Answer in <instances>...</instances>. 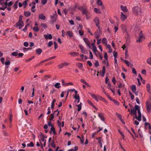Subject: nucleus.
<instances>
[{"mask_svg": "<svg viewBox=\"0 0 151 151\" xmlns=\"http://www.w3.org/2000/svg\"><path fill=\"white\" fill-rule=\"evenodd\" d=\"M62 85L64 86H68L70 85H73V83H65L63 80H62Z\"/></svg>", "mask_w": 151, "mask_h": 151, "instance_id": "14", "label": "nucleus"}, {"mask_svg": "<svg viewBox=\"0 0 151 151\" xmlns=\"http://www.w3.org/2000/svg\"><path fill=\"white\" fill-rule=\"evenodd\" d=\"M79 47L82 53L84 54H86L87 52V51L86 50V49L82 45H79Z\"/></svg>", "mask_w": 151, "mask_h": 151, "instance_id": "11", "label": "nucleus"}, {"mask_svg": "<svg viewBox=\"0 0 151 151\" xmlns=\"http://www.w3.org/2000/svg\"><path fill=\"white\" fill-rule=\"evenodd\" d=\"M99 31H97L94 34V36L97 39H98L101 35V32L100 29V28L99 29Z\"/></svg>", "mask_w": 151, "mask_h": 151, "instance_id": "9", "label": "nucleus"}, {"mask_svg": "<svg viewBox=\"0 0 151 151\" xmlns=\"http://www.w3.org/2000/svg\"><path fill=\"white\" fill-rule=\"evenodd\" d=\"M132 11L134 14L137 15H140L142 12L141 8L137 6L133 8Z\"/></svg>", "mask_w": 151, "mask_h": 151, "instance_id": "1", "label": "nucleus"}, {"mask_svg": "<svg viewBox=\"0 0 151 151\" xmlns=\"http://www.w3.org/2000/svg\"><path fill=\"white\" fill-rule=\"evenodd\" d=\"M67 34L70 37H72L73 36V33L72 31H68L67 32Z\"/></svg>", "mask_w": 151, "mask_h": 151, "instance_id": "24", "label": "nucleus"}, {"mask_svg": "<svg viewBox=\"0 0 151 151\" xmlns=\"http://www.w3.org/2000/svg\"><path fill=\"white\" fill-rule=\"evenodd\" d=\"M68 21L71 25H73L74 24V22L72 20H69Z\"/></svg>", "mask_w": 151, "mask_h": 151, "instance_id": "62", "label": "nucleus"}, {"mask_svg": "<svg viewBox=\"0 0 151 151\" xmlns=\"http://www.w3.org/2000/svg\"><path fill=\"white\" fill-rule=\"evenodd\" d=\"M146 106L147 111L150 112L151 110V104L149 102L146 103Z\"/></svg>", "mask_w": 151, "mask_h": 151, "instance_id": "12", "label": "nucleus"}, {"mask_svg": "<svg viewBox=\"0 0 151 151\" xmlns=\"http://www.w3.org/2000/svg\"><path fill=\"white\" fill-rule=\"evenodd\" d=\"M97 4L99 6H101L102 4V2L101 0H98Z\"/></svg>", "mask_w": 151, "mask_h": 151, "instance_id": "48", "label": "nucleus"}, {"mask_svg": "<svg viewBox=\"0 0 151 151\" xmlns=\"http://www.w3.org/2000/svg\"><path fill=\"white\" fill-rule=\"evenodd\" d=\"M32 29H33V30L34 32H37L39 30V28H38L37 27H33Z\"/></svg>", "mask_w": 151, "mask_h": 151, "instance_id": "36", "label": "nucleus"}, {"mask_svg": "<svg viewBox=\"0 0 151 151\" xmlns=\"http://www.w3.org/2000/svg\"><path fill=\"white\" fill-rule=\"evenodd\" d=\"M94 64L96 67H98L99 66V63L97 61H96Z\"/></svg>", "mask_w": 151, "mask_h": 151, "instance_id": "60", "label": "nucleus"}, {"mask_svg": "<svg viewBox=\"0 0 151 151\" xmlns=\"http://www.w3.org/2000/svg\"><path fill=\"white\" fill-rule=\"evenodd\" d=\"M147 91L150 93V84L148 83L147 84Z\"/></svg>", "mask_w": 151, "mask_h": 151, "instance_id": "34", "label": "nucleus"}, {"mask_svg": "<svg viewBox=\"0 0 151 151\" xmlns=\"http://www.w3.org/2000/svg\"><path fill=\"white\" fill-rule=\"evenodd\" d=\"M62 33V36L63 37H64L66 35V34L63 30H62L61 31Z\"/></svg>", "mask_w": 151, "mask_h": 151, "instance_id": "55", "label": "nucleus"}, {"mask_svg": "<svg viewBox=\"0 0 151 151\" xmlns=\"http://www.w3.org/2000/svg\"><path fill=\"white\" fill-rule=\"evenodd\" d=\"M54 118V114H51L50 116V120H52Z\"/></svg>", "mask_w": 151, "mask_h": 151, "instance_id": "57", "label": "nucleus"}, {"mask_svg": "<svg viewBox=\"0 0 151 151\" xmlns=\"http://www.w3.org/2000/svg\"><path fill=\"white\" fill-rule=\"evenodd\" d=\"M102 42L103 44L107 45V41L106 38H104L102 40Z\"/></svg>", "mask_w": 151, "mask_h": 151, "instance_id": "25", "label": "nucleus"}, {"mask_svg": "<svg viewBox=\"0 0 151 151\" xmlns=\"http://www.w3.org/2000/svg\"><path fill=\"white\" fill-rule=\"evenodd\" d=\"M131 114H133L135 115V117H134L133 118V120H134L135 119H136L138 121V116H137V111L136 109H131Z\"/></svg>", "mask_w": 151, "mask_h": 151, "instance_id": "8", "label": "nucleus"}, {"mask_svg": "<svg viewBox=\"0 0 151 151\" xmlns=\"http://www.w3.org/2000/svg\"><path fill=\"white\" fill-rule=\"evenodd\" d=\"M51 133H53L54 134H56L55 129L53 127H51Z\"/></svg>", "mask_w": 151, "mask_h": 151, "instance_id": "32", "label": "nucleus"}, {"mask_svg": "<svg viewBox=\"0 0 151 151\" xmlns=\"http://www.w3.org/2000/svg\"><path fill=\"white\" fill-rule=\"evenodd\" d=\"M116 115L118 116V117L119 119H121V118H122V117L119 114L117 113H116Z\"/></svg>", "mask_w": 151, "mask_h": 151, "instance_id": "56", "label": "nucleus"}, {"mask_svg": "<svg viewBox=\"0 0 151 151\" xmlns=\"http://www.w3.org/2000/svg\"><path fill=\"white\" fill-rule=\"evenodd\" d=\"M143 41V40L139 37V39L137 40L136 42H142Z\"/></svg>", "mask_w": 151, "mask_h": 151, "instance_id": "54", "label": "nucleus"}, {"mask_svg": "<svg viewBox=\"0 0 151 151\" xmlns=\"http://www.w3.org/2000/svg\"><path fill=\"white\" fill-rule=\"evenodd\" d=\"M94 12L96 13L100 14L101 13V12L100 9L97 8H94Z\"/></svg>", "mask_w": 151, "mask_h": 151, "instance_id": "26", "label": "nucleus"}, {"mask_svg": "<svg viewBox=\"0 0 151 151\" xmlns=\"http://www.w3.org/2000/svg\"><path fill=\"white\" fill-rule=\"evenodd\" d=\"M120 8L121 10L124 12V13L127 12L128 11V9L126 6H124L122 5L120 6Z\"/></svg>", "mask_w": 151, "mask_h": 151, "instance_id": "15", "label": "nucleus"}, {"mask_svg": "<svg viewBox=\"0 0 151 151\" xmlns=\"http://www.w3.org/2000/svg\"><path fill=\"white\" fill-rule=\"evenodd\" d=\"M147 63L149 65L151 64V57L149 58L147 60Z\"/></svg>", "mask_w": 151, "mask_h": 151, "instance_id": "41", "label": "nucleus"}, {"mask_svg": "<svg viewBox=\"0 0 151 151\" xmlns=\"http://www.w3.org/2000/svg\"><path fill=\"white\" fill-rule=\"evenodd\" d=\"M91 45L92 47L93 51L96 53L97 52V48L96 46L94 45V43H92Z\"/></svg>", "mask_w": 151, "mask_h": 151, "instance_id": "16", "label": "nucleus"}, {"mask_svg": "<svg viewBox=\"0 0 151 151\" xmlns=\"http://www.w3.org/2000/svg\"><path fill=\"white\" fill-rule=\"evenodd\" d=\"M40 25L44 28H47V26L46 24L43 23H41Z\"/></svg>", "mask_w": 151, "mask_h": 151, "instance_id": "46", "label": "nucleus"}, {"mask_svg": "<svg viewBox=\"0 0 151 151\" xmlns=\"http://www.w3.org/2000/svg\"><path fill=\"white\" fill-rule=\"evenodd\" d=\"M114 29H115V32L116 33V32H117L118 29V25H115L114 26Z\"/></svg>", "mask_w": 151, "mask_h": 151, "instance_id": "58", "label": "nucleus"}, {"mask_svg": "<svg viewBox=\"0 0 151 151\" xmlns=\"http://www.w3.org/2000/svg\"><path fill=\"white\" fill-rule=\"evenodd\" d=\"M31 14V12L29 11H26L24 12V15L26 17H28Z\"/></svg>", "mask_w": 151, "mask_h": 151, "instance_id": "30", "label": "nucleus"}, {"mask_svg": "<svg viewBox=\"0 0 151 151\" xmlns=\"http://www.w3.org/2000/svg\"><path fill=\"white\" fill-rule=\"evenodd\" d=\"M96 139L98 140V143L99 144H102V140L101 137H99L98 139L97 138Z\"/></svg>", "mask_w": 151, "mask_h": 151, "instance_id": "45", "label": "nucleus"}, {"mask_svg": "<svg viewBox=\"0 0 151 151\" xmlns=\"http://www.w3.org/2000/svg\"><path fill=\"white\" fill-rule=\"evenodd\" d=\"M98 115L99 117L101 119L102 121H104V118L102 113H98Z\"/></svg>", "mask_w": 151, "mask_h": 151, "instance_id": "17", "label": "nucleus"}, {"mask_svg": "<svg viewBox=\"0 0 151 151\" xmlns=\"http://www.w3.org/2000/svg\"><path fill=\"white\" fill-rule=\"evenodd\" d=\"M53 43L52 41H50L47 44V46L48 47L51 46L52 45Z\"/></svg>", "mask_w": 151, "mask_h": 151, "instance_id": "52", "label": "nucleus"}, {"mask_svg": "<svg viewBox=\"0 0 151 151\" xmlns=\"http://www.w3.org/2000/svg\"><path fill=\"white\" fill-rule=\"evenodd\" d=\"M5 65L6 66V67L7 68H9V66L10 64V61H6L5 62Z\"/></svg>", "mask_w": 151, "mask_h": 151, "instance_id": "33", "label": "nucleus"}, {"mask_svg": "<svg viewBox=\"0 0 151 151\" xmlns=\"http://www.w3.org/2000/svg\"><path fill=\"white\" fill-rule=\"evenodd\" d=\"M90 95L94 99H95L97 101H98L99 100L98 99L97 95H96L94 93H89Z\"/></svg>", "mask_w": 151, "mask_h": 151, "instance_id": "13", "label": "nucleus"}, {"mask_svg": "<svg viewBox=\"0 0 151 151\" xmlns=\"http://www.w3.org/2000/svg\"><path fill=\"white\" fill-rule=\"evenodd\" d=\"M134 109H136V111L137 110L138 114V121L139 122L141 121L142 120L141 119V114L140 112L139 107L137 105H136L134 106Z\"/></svg>", "mask_w": 151, "mask_h": 151, "instance_id": "2", "label": "nucleus"}, {"mask_svg": "<svg viewBox=\"0 0 151 151\" xmlns=\"http://www.w3.org/2000/svg\"><path fill=\"white\" fill-rule=\"evenodd\" d=\"M27 145L30 147H33L34 146V144L32 142H30L29 143L27 144Z\"/></svg>", "mask_w": 151, "mask_h": 151, "instance_id": "49", "label": "nucleus"}, {"mask_svg": "<svg viewBox=\"0 0 151 151\" xmlns=\"http://www.w3.org/2000/svg\"><path fill=\"white\" fill-rule=\"evenodd\" d=\"M93 21L96 24V26L99 29V18L97 17H96L94 19Z\"/></svg>", "mask_w": 151, "mask_h": 151, "instance_id": "5", "label": "nucleus"}, {"mask_svg": "<svg viewBox=\"0 0 151 151\" xmlns=\"http://www.w3.org/2000/svg\"><path fill=\"white\" fill-rule=\"evenodd\" d=\"M35 52L39 55H40L42 52V50L40 48H38L36 50Z\"/></svg>", "mask_w": 151, "mask_h": 151, "instance_id": "19", "label": "nucleus"}, {"mask_svg": "<svg viewBox=\"0 0 151 151\" xmlns=\"http://www.w3.org/2000/svg\"><path fill=\"white\" fill-rule=\"evenodd\" d=\"M59 111H58V109H57L56 111H55L54 112V114H55L56 116H57L59 115Z\"/></svg>", "mask_w": 151, "mask_h": 151, "instance_id": "43", "label": "nucleus"}, {"mask_svg": "<svg viewBox=\"0 0 151 151\" xmlns=\"http://www.w3.org/2000/svg\"><path fill=\"white\" fill-rule=\"evenodd\" d=\"M54 86L55 88H58L61 87L60 84L59 83H57L55 84Z\"/></svg>", "mask_w": 151, "mask_h": 151, "instance_id": "27", "label": "nucleus"}, {"mask_svg": "<svg viewBox=\"0 0 151 151\" xmlns=\"http://www.w3.org/2000/svg\"><path fill=\"white\" fill-rule=\"evenodd\" d=\"M112 101L115 104H116L117 106H119V102L116 100L115 99H113V100H112Z\"/></svg>", "mask_w": 151, "mask_h": 151, "instance_id": "40", "label": "nucleus"}, {"mask_svg": "<svg viewBox=\"0 0 151 151\" xmlns=\"http://www.w3.org/2000/svg\"><path fill=\"white\" fill-rule=\"evenodd\" d=\"M69 65V63L67 62H65L63 63H62L59 64L58 65V67L62 69L64 66H66Z\"/></svg>", "mask_w": 151, "mask_h": 151, "instance_id": "7", "label": "nucleus"}, {"mask_svg": "<svg viewBox=\"0 0 151 151\" xmlns=\"http://www.w3.org/2000/svg\"><path fill=\"white\" fill-rule=\"evenodd\" d=\"M76 65L79 68H81L83 67V64L82 63H78L76 64Z\"/></svg>", "mask_w": 151, "mask_h": 151, "instance_id": "42", "label": "nucleus"}, {"mask_svg": "<svg viewBox=\"0 0 151 151\" xmlns=\"http://www.w3.org/2000/svg\"><path fill=\"white\" fill-rule=\"evenodd\" d=\"M82 11L83 14H86V13H87V9H83V8Z\"/></svg>", "mask_w": 151, "mask_h": 151, "instance_id": "59", "label": "nucleus"}, {"mask_svg": "<svg viewBox=\"0 0 151 151\" xmlns=\"http://www.w3.org/2000/svg\"><path fill=\"white\" fill-rule=\"evenodd\" d=\"M50 17L51 18V22L52 23H54L55 22L57 18V14L55 11L53 14V15H51L50 16Z\"/></svg>", "mask_w": 151, "mask_h": 151, "instance_id": "3", "label": "nucleus"}, {"mask_svg": "<svg viewBox=\"0 0 151 151\" xmlns=\"http://www.w3.org/2000/svg\"><path fill=\"white\" fill-rule=\"evenodd\" d=\"M47 124L49 126H50L51 127H53V125L52 124V123L51 122L49 121L48 122Z\"/></svg>", "mask_w": 151, "mask_h": 151, "instance_id": "63", "label": "nucleus"}, {"mask_svg": "<svg viewBox=\"0 0 151 151\" xmlns=\"http://www.w3.org/2000/svg\"><path fill=\"white\" fill-rule=\"evenodd\" d=\"M35 58V56H33L31 58H29L28 59H27L26 60V62H29L31 60H32V59H33L34 58Z\"/></svg>", "mask_w": 151, "mask_h": 151, "instance_id": "51", "label": "nucleus"}, {"mask_svg": "<svg viewBox=\"0 0 151 151\" xmlns=\"http://www.w3.org/2000/svg\"><path fill=\"white\" fill-rule=\"evenodd\" d=\"M79 35H83V30H79Z\"/></svg>", "mask_w": 151, "mask_h": 151, "instance_id": "53", "label": "nucleus"}, {"mask_svg": "<svg viewBox=\"0 0 151 151\" xmlns=\"http://www.w3.org/2000/svg\"><path fill=\"white\" fill-rule=\"evenodd\" d=\"M89 57L90 59H93V56L92 52L91 51H89Z\"/></svg>", "mask_w": 151, "mask_h": 151, "instance_id": "50", "label": "nucleus"}, {"mask_svg": "<svg viewBox=\"0 0 151 151\" xmlns=\"http://www.w3.org/2000/svg\"><path fill=\"white\" fill-rule=\"evenodd\" d=\"M70 54L72 56H77L78 55V53L75 52H71Z\"/></svg>", "mask_w": 151, "mask_h": 151, "instance_id": "35", "label": "nucleus"}, {"mask_svg": "<svg viewBox=\"0 0 151 151\" xmlns=\"http://www.w3.org/2000/svg\"><path fill=\"white\" fill-rule=\"evenodd\" d=\"M39 18L40 19L42 20H45V17L42 14H40L39 15Z\"/></svg>", "mask_w": 151, "mask_h": 151, "instance_id": "22", "label": "nucleus"}, {"mask_svg": "<svg viewBox=\"0 0 151 151\" xmlns=\"http://www.w3.org/2000/svg\"><path fill=\"white\" fill-rule=\"evenodd\" d=\"M77 107H78V111H80L81 109V103L79 104L78 105Z\"/></svg>", "mask_w": 151, "mask_h": 151, "instance_id": "39", "label": "nucleus"}, {"mask_svg": "<svg viewBox=\"0 0 151 151\" xmlns=\"http://www.w3.org/2000/svg\"><path fill=\"white\" fill-rule=\"evenodd\" d=\"M18 2V1H17L14 5V9H17V5Z\"/></svg>", "mask_w": 151, "mask_h": 151, "instance_id": "44", "label": "nucleus"}, {"mask_svg": "<svg viewBox=\"0 0 151 151\" xmlns=\"http://www.w3.org/2000/svg\"><path fill=\"white\" fill-rule=\"evenodd\" d=\"M44 36L46 39L51 40L52 38V36L51 34H49L48 35H44Z\"/></svg>", "mask_w": 151, "mask_h": 151, "instance_id": "18", "label": "nucleus"}, {"mask_svg": "<svg viewBox=\"0 0 151 151\" xmlns=\"http://www.w3.org/2000/svg\"><path fill=\"white\" fill-rule=\"evenodd\" d=\"M127 16L125 14V13H123L122 12L121 13L120 18L122 21H124L127 19Z\"/></svg>", "mask_w": 151, "mask_h": 151, "instance_id": "10", "label": "nucleus"}, {"mask_svg": "<svg viewBox=\"0 0 151 151\" xmlns=\"http://www.w3.org/2000/svg\"><path fill=\"white\" fill-rule=\"evenodd\" d=\"M46 137H45L44 135H42L41 138L39 139V141L40 142L42 148H43L42 142L46 141V140L45 139V138H46Z\"/></svg>", "mask_w": 151, "mask_h": 151, "instance_id": "6", "label": "nucleus"}, {"mask_svg": "<svg viewBox=\"0 0 151 151\" xmlns=\"http://www.w3.org/2000/svg\"><path fill=\"white\" fill-rule=\"evenodd\" d=\"M56 100L55 99H53L52 100V101L51 103V108L52 109L54 108L55 103V101Z\"/></svg>", "mask_w": 151, "mask_h": 151, "instance_id": "31", "label": "nucleus"}, {"mask_svg": "<svg viewBox=\"0 0 151 151\" xmlns=\"http://www.w3.org/2000/svg\"><path fill=\"white\" fill-rule=\"evenodd\" d=\"M129 94L132 100H133L134 98V95L131 93V92L129 91Z\"/></svg>", "mask_w": 151, "mask_h": 151, "instance_id": "37", "label": "nucleus"}, {"mask_svg": "<svg viewBox=\"0 0 151 151\" xmlns=\"http://www.w3.org/2000/svg\"><path fill=\"white\" fill-rule=\"evenodd\" d=\"M114 60L115 61V62L114 63V65L115 67H117L118 65V64L117 62V61L116 58H114Z\"/></svg>", "mask_w": 151, "mask_h": 151, "instance_id": "38", "label": "nucleus"}, {"mask_svg": "<svg viewBox=\"0 0 151 151\" xmlns=\"http://www.w3.org/2000/svg\"><path fill=\"white\" fill-rule=\"evenodd\" d=\"M9 121L10 122V123H11L12 121V114H10V117H9Z\"/></svg>", "mask_w": 151, "mask_h": 151, "instance_id": "61", "label": "nucleus"}, {"mask_svg": "<svg viewBox=\"0 0 151 151\" xmlns=\"http://www.w3.org/2000/svg\"><path fill=\"white\" fill-rule=\"evenodd\" d=\"M32 4L33 5L31 6V11L32 12H34L35 11V10L34 9L35 7V2H32Z\"/></svg>", "mask_w": 151, "mask_h": 151, "instance_id": "21", "label": "nucleus"}, {"mask_svg": "<svg viewBox=\"0 0 151 151\" xmlns=\"http://www.w3.org/2000/svg\"><path fill=\"white\" fill-rule=\"evenodd\" d=\"M123 61L124 62V63H125L128 67H129L130 66V65H131V63L128 60H123Z\"/></svg>", "mask_w": 151, "mask_h": 151, "instance_id": "28", "label": "nucleus"}, {"mask_svg": "<svg viewBox=\"0 0 151 151\" xmlns=\"http://www.w3.org/2000/svg\"><path fill=\"white\" fill-rule=\"evenodd\" d=\"M131 89L133 92L136 91V88L135 85H133L131 86Z\"/></svg>", "mask_w": 151, "mask_h": 151, "instance_id": "29", "label": "nucleus"}, {"mask_svg": "<svg viewBox=\"0 0 151 151\" xmlns=\"http://www.w3.org/2000/svg\"><path fill=\"white\" fill-rule=\"evenodd\" d=\"M16 27H19V29H20L24 26L23 22L22 21L19 20L16 24Z\"/></svg>", "mask_w": 151, "mask_h": 151, "instance_id": "4", "label": "nucleus"}, {"mask_svg": "<svg viewBox=\"0 0 151 151\" xmlns=\"http://www.w3.org/2000/svg\"><path fill=\"white\" fill-rule=\"evenodd\" d=\"M139 37L141 39L143 40H144L145 39V37L142 33V31H141L139 34Z\"/></svg>", "mask_w": 151, "mask_h": 151, "instance_id": "20", "label": "nucleus"}, {"mask_svg": "<svg viewBox=\"0 0 151 151\" xmlns=\"http://www.w3.org/2000/svg\"><path fill=\"white\" fill-rule=\"evenodd\" d=\"M47 1V0H42L41 2L43 4H45Z\"/></svg>", "mask_w": 151, "mask_h": 151, "instance_id": "64", "label": "nucleus"}, {"mask_svg": "<svg viewBox=\"0 0 151 151\" xmlns=\"http://www.w3.org/2000/svg\"><path fill=\"white\" fill-rule=\"evenodd\" d=\"M12 55L13 56H16L18 55L17 52H14L12 53Z\"/></svg>", "mask_w": 151, "mask_h": 151, "instance_id": "47", "label": "nucleus"}, {"mask_svg": "<svg viewBox=\"0 0 151 151\" xmlns=\"http://www.w3.org/2000/svg\"><path fill=\"white\" fill-rule=\"evenodd\" d=\"M83 40L85 42V43L88 46L90 45V42L87 38H83Z\"/></svg>", "mask_w": 151, "mask_h": 151, "instance_id": "23", "label": "nucleus"}]
</instances>
